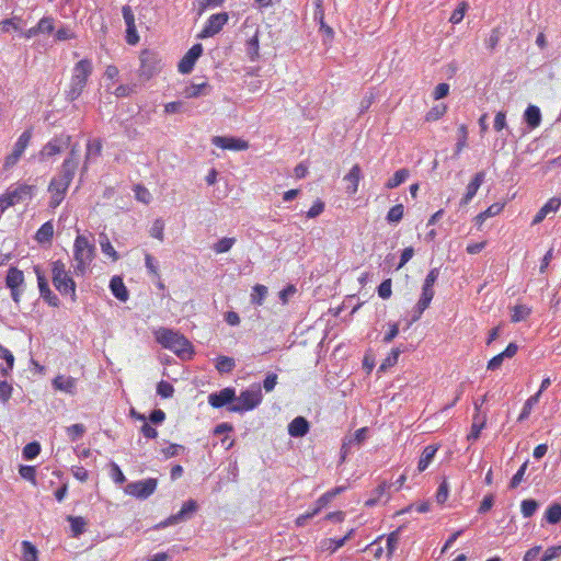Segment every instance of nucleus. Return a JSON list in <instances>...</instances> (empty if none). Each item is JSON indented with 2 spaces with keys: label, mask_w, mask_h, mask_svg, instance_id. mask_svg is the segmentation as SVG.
Returning <instances> with one entry per match:
<instances>
[{
  "label": "nucleus",
  "mask_w": 561,
  "mask_h": 561,
  "mask_svg": "<svg viewBox=\"0 0 561 561\" xmlns=\"http://www.w3.org/2000/svg\"><path fill=\"white\" fill-rule=\"evenodd\" d=\"M518 351V345L516 343H510L506 348L501 352L500 354L493 356L489 362H488V365H486V368L489 370H496L499 369L502 364H503V360L505 358H512L516 355Z\"/></svg>",
  "instance_id": "4be33fe9"
},
{
  "label": "nucleus",
  "mask_w": 561,
  "mask_h": 561,
  "mask_svg": "<svg viewBox=\"0 0 561 561\" xmlns=\"http://www.w3.org/2000/svg\"><path fill=\"white\" fill-rule=\"evenodd\" d=\"M400 353V348H392L388 356L380 364L379 371H386L388 368L394 366L398 363Z\"/></svg>",
  "instance_id": "3c124183"
},
{
  "label": "nucleus",
  "mask_w": 561,
  "mask_h": 561,
  "mask_svg": "<svg viewBox=\"0 0 561 561\" xmlns=\"http://www.w3.org/2000/svg\"><path fill=\"white\" fill-rule=\"evenodd\" d=\"M346 490V486H336L324 494H322L316 502L314 508L311 510V515H317L322 508H324L336 495L341 494Z\"/></svg>",
  "instance_id": "bb28decb"
},
{
  "label": "nucleus",
  "mask_w": 561,
  "mask_h": 561,
  "mask_svg": "<svg viewBox=\"0 0 561 561\" xmlns=\"http://www.w3.org/2000/svg\"><path fill=\"white\" fill-rule=\"evenodd\" d=\"M362 169L359 164H354L343 180L347 183L345 191L348 195H355L358 191L359 181L362 179Z\"/></svg>",
  "instance_id": "412c9836"
},
{
  "label": "nucleus",
  "mask_w": 561,
  "mask_h": 561,
  "mask_svg": "<svg viewBox=\"0 0 561 561\" xmlns=\"http://www.w3.org/2000/svg\"><path fill=\"white\" fill-rule=\"evenodd\" d=\"M110 289L113 296L119 301H127L129 298V291L125 286L121 276H113L110 280Z\"/></svg>",
  "instance_id": "a878e982"
},
{
  "label": "nucleus",
  "mask_w": 561,
  "mask_h": 561,
  "mask_svg": "<svg viewBox=\"0 0 561 561\" xmlns=\"http://www.w3.org/2000/svg\"><path fill=\"white\" fill-rule=\"evenodd\" d=\"M75 174L76 165L72 159L64 160L58 176L53 178L48 185V192L51 194L49 201V206L51 208H56L64 201Z\"/></svg>",
  "instance_id": "f03ea898"
},
{
  "label": "nucleus",
  "mask_w": 561,
  "mask_h": 561,
  "mask_svg": "<svg viewBox=\"0 0 561 561\" xmlns=\"http://www.w3.org/2000/svg\"><path fill=\"white\" fill-rule=\"evenodd\" d=\"M145 265L149 274L160 279L158 261L149 253L145 255Z\"/></svg>",
  "instance_id": "680f3d73"
},
{
  "label": "nucleus",
  "mask_w": 561,
  "mask_h": 561,
  "mask_svg": "<svg viewBox=\"0 0 561 561\" xmlns=\"http://www.w3.org/2000/svg\"><path fill=\"white\" fill-rule=\"evenodd\" d=\"M22 22V18L18 15H13L10 19H5L0 22V30L4 33H8L13 28L14 31H20V23Z\"/></svg>",
  "instance_id": "603ef678"
},
{
  "label": "nucleus",
  "mask_w": 561,
  "mask_h": 561,
  "mask_svg": "<svg viewBox=\"0 0 561 561\" xmlns=\"http://www.w3.org/2000/svg\"><path fill=\"white\" fill-rule=\"evenodd\" d=\"M215 362V367L220 374H229L236 367L234 358L229 356L219 355Z\"/></svg>",
  "instance_id": "72a5a7b5"
},
{
  "label": "nucleus",
  "mask_w": 561,
  "mask_h": 561,
  "mask_svg": "<svg viewBox=\"0 0 561 561\" xmlns=\"http://www.w3.org/2000/svg\"><path fill=\"white\" fill-rule=\"evenodd\" d=\"M51 266V282L56 290L61 296H69L72 302H76L77 297V284L70 271L66 270V264L61 260H57L50 263Z\"/></svg>",
  "instance_id": "20e7f679"
},
{
  "label": "nucleus",
  "mask_w": 561,
  "mask_h": 561,
  "mask_svg": "<svg viewBox=\"0 0 561 561\" xmlns=\"http://www.w3.org/2000/svg\"><path fill=\"white\" fill-rule=\"evenodd\" d=\"M93 71L92 61L88 58L81 59L75 64L70 79L69 89L66 91V99L73 102L80 98L88 80Z\"/></svg>",
  "instance_id": "7ed1b4c3"
},
{
  "label": "nucleus",
  "mask_w": 561,
  "mask_h": 561,
  "mask_svg": "<svg viewBox=\"0 0 561 561\" xmlns=\"http://www.w3.org/2000/svg\"><path fill=\"white\" fill-rule=\"evenodd\" d=\"M531 313V309L526 305H516L512 310V322L517 323L526 320Z\"/></svg>",
  "instance_id": "49530a36"
},
{
  "label": "nucleus",
  "mask_w": 561,
  "mask_h": 561,
  "mask_svg": "<svg viewBox=\"0 0 561 561\" xmlns=\"http://www.w3.org/2000/svg\"><path fill=\"white\" fill-rule=\"evenodd\" d=\"M538 506V502L533 499L523 500L520 503V512L525 518H528L536 513Z\"/></svg>",
  "instance_id": "5fc2aeb1"
},
{
  "label": "nucleus",
  "mask_w": 561,
  "mask_h": 561,
  "mask_svg": "<svg viewBox=\"0 0 561 561\" xmlns=\"http://www.w3.org/2000/svg\"><path fill=\"white\" fill-rule=\"evenodd\" d=\"M267 295V288L264 285H255L252 293V302L261 305L264 297Z\"/></svg>",
  "instance_id": "0e129e2a"
},
{
  "label": "nucleus",
  "mask_w": 561,
  "mask_h": 561,
  "mask_svg": "<svg viewBox=\"0 0 561 561\" xmlns=\"http://www.w3.org/2000/svg\"><path fill=\"white\" fill-rule=\"evenodd\" d=\"M53 387L56 390L64 391L69 394H73L77 388V379L73 377L57 376L53 379Z\"/></svg>",
  "instance_id": "cd10ccee"
},
{
  "label": "nucleus",
  "mask_w": 561,
  "mask_h": 561,
  "mask_svg": "<svg viewBox=\"0 0 561 561\" xmlns=\"http://www.w3.org/2000/svg\"><path fill=\"white\" fill-rule=\"evenodd\" d=\"M0 357L5 362L7 367H0L3 377L9 376L14 366V356L10 350L0 344Z\"/></svg>",
  "instance_id": "f704fd0d"
},
{
  "label": "nucleus",
  "mask_w": 561,
  "mask_h": 561,
  "mask_svg": "<svg viewBox=\"0 0 561 561\" xmlns=\"http://www.w3.org/2000/svg\"><path fill=\"white\" fill-rule=\"evenodd\" d=\"M54 237V225L51 221L44 222L36 231L35 239L38 243H48Z\"/></svg>",
  "instance_id": "2f4dec72"
},
{
  "label": "nucleus",
  "mask_w": 561,
  "mask_h": 561,
  "mask_svg": "<svg viewBox=\"0 0 561 561\" xmlns=\"http://www.w3.org/2000/svg\"><path fill=\"white\" fill-rule=\"evenodd\" d=\"M545 518L549 524H558L561 522V504L553 503L545 512Z\"/></svg>",
  "instance_id": "79ce46f5"
},
{
  "label": "nucleus",
  "mask_w": 561,
  "mask_h": 561,
  "mask_svg": "<svg viewBox=\"0 0 561 561\" xmlns=\"http://www.w3.org/2000/svg\"><path fill=\"white\" fill-rule=\"evenodd\" d=\"M448 493H449V485H448V482L446 480H444L439 484L436 495H435L437 503L444 504L448 499Z\"/></svg>",
  "instance_id": "774afa93"
},
{
  "label": "nucleus",
  "mask_w": 561,
  "mask_h": 561,
  "mask_svg": "<svg viewBox=\"0 0 561 561\" xmlns=\"http://www.w3.org/2000/svg\"><path fill=\"white\" fill-rule=\"evenodd\" d=\"M36 190L35 185L26 183L10 185L5 193L0 196L1 211L23 201L32 199L35 196Z\"/></svg>",
  "instance_id": "423d86ee"
},
{
  "label": "nucleus",
  "mask_w": 561,
  "mask_h": 561,
  "mask_svg": "<svg viewBox=\"0 0 561 561\" xmlns=\"http://www.w3.org/2000/svg\"><path fill=\"white\" fill-rule=\"evenodd\" d=\"M446 111L447 106L445 104H436L426 113L425 119L427 122L438 121L440 117L445 115Z\"/></svg>",
  "instance_id": "4d7b16f0"
},
{
  "label": "nucleus",
  "mask_w": 561,
  "mask_h": 561,
  "mask_svg": "<svg viewBox=\"0 0 561 561\" xmlns=\"http://www.w3.org/2000/svg\"><path fill=\"white\" fill-rule=\"evenodd\" d=\"M140 68L139 76L150 79L161 70V58L159 54L151 49H144L139 56Z\"/></svg>",
  "instance_id": "9d476101"
},
{
  "label": "nucleus",
  "mask_w": 561,
  "mask_h": 561,
  "mask_svg": "<svg viewBox=\"0 0 561 561\" xmlns=\"http://www.w3.org/2000/svg\"><path fill=\"white\" fill-rule=\"evenodd\" d=\"M561 557V545L549 547L542 554L540 561H552Z\"/></svg>",
  "instance_id": "338daca9"
},
{
  "label": "nucleus",
  "mask_w": 561,
  "mask_h": 561,
  "mask_svg": "<svg viewBox=\"0 0 561 561\" xmlns=\"http://www.w3.org/2000/svg\"><path fill=\"white\" fill-rule=\"evenodd\" d=\"M71 142V136L67 134H60L51 138L39 151L38 159L41 161H45L49 158H53L64 150H66Z\"/></svg>",
  "instance_id": "9b49d317"
},
{
  "label": "nucleus",
  "mask_w": 561,
  "mask_h": 561,
  "mask_svg": "<svg viewBox=\"0 0 561 561\" xmlns=\"http://www.w3.org/2000/svg\"><path fill=\"white\" fill-rule=\"evenodd\" d=\"M19 473L23 479L30 481L33 485L37 484L36 468L34 466L20 465Z\"/></svg>",
  "instance_id": "6e6d98bb"
},
{
  "label": "nucleus",
  "mask_w": 561,
  "mask_h": 561,
  "mask_svg": "<svg viewBox=\"0 0 561 561\" xmlns=\"http://www.w3.org/2000/svg\"><path fill=\"white\" fill-rule=\"evenodd\" d=\"M228 20L229 15L227 12L211 14L208 18L202 32L198 34V38H208L215 36L222 30Z\"/></svg>",
  "instance_id": "4468645a"
},
{
  "label": "nucleus",
  "mask_w": 561,
  "mask_h": 561,
  "mask_svg": "<svg viewBox=\"0 0 561 561\" xmlns=\"http://www.w3.org/2000/svg\"><path fill=\"white\" fill-rule=\"evenodd\" d=\"M102 141L101 139L89 140L87 144L85 162L91 158L100 157L102 153Z\"/></svg>",
  "instance_id": "37998d69"
},
{
  "label": "nucleus",
  "mask_w": 561,
  "mask_h": 561,
  "mask_svg": "<svg viewBox=\"0 0 561 561\" xmlns=\"http://www.w3.org/2000/svg\"><path fill=\"white\" fill-rule=\"evenodd\" d=\"M410 176V171L405 168L397 170L393 175L386 182L385 186L389 190L396 188L404 183Z\"/></svg>",
  "instance_id": "473e14b6"
},
{
  "label": "nucleus",
  "mask_w": 561,
  "mask_h": 561,
  "mask_svg": "<svg viewBox=\"0 0 561 561\" xmlns=\"http://www.w3.org/2000/svg\"><path fill=\"white\" fill-rule=\"evenodd\" d=\"M211 91V87L207 82L202 83H192L187 85L183 93L185 98L192 99V98H198L201 95H208Z\"/></svg>",
  "instance_id": "7c9ffc66"
},
{
  "label": "nucleus",
  "mask_w": 561,
  "mask_h": 561,
  "mask_svg": "<svg viewBox=\"0 0 561 561\" xmlns=\"http://www.w3.org/2000/svg\"><path fill=\"white\" fill-rule=\"evenodd\" d=\"M95 244L85 236H77L73 243V259L76 261L73 273L77 276H83L87 273V270L95 257Z\"/></svg>",
  "instance_id": "39448f33"
},
{
  "label": "nucleus",
  "mask_w": 561,
  "mask_h": 561,
  "mask_svg": "<svg viewBox=\"0 0 561 561\" xmlns=\"http://www.w3.org/2000/svg\"><path fill=\"white\" fill-rule=\"evenodd\" d=\"M438 448H439L438 445H427L426 447H424V449L420 456L419 463H417V470L420 472H423L428 468V466L433 461Z\"/></svg>",
  "instance_id": "c85d7f7f"
},
{
  "label": "nucleus",
  "mask_w": 561,
  "mask_h": 561,
  "mask_svg": "<svg viewBox=\"0 0 561 561\" xmlns=\"http://www.w3.org/2000/svg\"><path fill=\"white\" fill-rule=\"evenodd\" d=\"M198 510V504L195 500L190 499L183 503L181 510L176 514L170 515L164 520L153 526V529H163L169 526L178 525L190 520Z\"/></svg>",
  "instance_id": "1a4fd4ad"
},
{
  "label": "nucleus",
  "mask_w": 561,
  "mask_h": 561,
  "mask_svg": "<svg viewBox=\"0 0 561 561\" xmlns=\"http://www.w3.org/2000/svg\"><path fill=\"white\" fill-rule=\"evenodd\" d=\"M198 510V504L195 500L190 499L183 503L181 510L176 514L170 515L164 520L153 526V529H163L169 526L178 525L190 520Z\"/></svg>",
  "instance_id": "6e6552de"
},
{
  "label": "nucleus",
  "mask_w": 561,
  "mask_h": 561,
  "mask_svg": "<svg viewBox=\"0 0 561 561\" xmlns=\"http://www.w3.org/2000/svg\"><path fill=\"white\" fill-rule=\"evenodd\" d=\"M236 241V238L224 237L219 239L216 243H214L213 250L216 253H226L234 245Z\"/></svg>",
  "instance_id": "09e8293b"
},
{
  "label": "nucleus",
  "mask_w": 561,
  "mask_h": 561,
  "mask_svg": "<svg viewBox=\"0 0 561 561\" xmlns=\"http://www.w3.org/2000/svg\"><path fill=\"white\" fill-rule=\"evenodd\" d=\"M525 121L533 128L539 126L541 122L540 110L535 105H529L525 111Z\"/></svg>",
  "instance_id": "a19ab883"
},
{
  "label": "nucleus",
  "mask_w": 561,
  "mask_h": 561,
  "mask_svg": "<svg viewBox=\"0 0 561 561\" xmlns=\"http://www.w3.org/2000/svg\"><path fill=\"white\" fill-rule=\"evenodd\" d=\"M236 400V389L232 387L224 388L220 391L213 392L208 396V403L215 409H221L224 407L228 409L234 404Z\"/></svg>",
  "instance_id": "2eb2a0df"
},
{
  "label": "nucleus",
  "mask_w": 561,
  "mask_h": 561,
  "mask_svg": "<svg viewBox=\"0 0 561 561\" xmlns=\"http://www.w3.org/2000/svg\"><path fill=\"white\" fill-rule=\"evenodd\" d=\"M539 400H540V392H536L535 394L529 397L526 400V402L524 403V407H523L522 412L519 413V415L517 417V421L518 422H523L526 419H528L530 413H531V411H533V408L539 402Z\"/></svg>",
  "instance_id": "58836bf2"
},
{
  "label": "nucleus",
  "mask_w": 561,
  "mask_h": 561,
  "mask_svg": "<svg viewBox=\"0 0 561 561\" xmlns=\"http://www.w3.org/2000/svg\"><path fill=\"white\" fill-rule=\"evenodd\" d=\"M67 520L70 524L72 537L77 538L85 531L87 522L83 517L69 515L67 516Z\"/></svg>",
  "instance_id": "e433bc0d"
},
{
  "label": "nucleus",
  "mask_w": 561,
  "mask_h": 561,
  "mask_svg": "<svg viewBox=\"0 0 561 561\" xmlns=\"http://www.w3.org/2000/svg\"><path fill=\"white\" fill-rule=\"evenodd\" d=\"M245 53L250 60H254L259 56V37L257 32L247 41Z\"/></svg>",
  "instance_id": "8fccbe9b"
},
{
  "label": "nucleus",
  "mask_w": 561,
  "mask_h": 561,
  "mask_svg": "<svg viewBox=\"0 0 561 561\" xmlns=\"http://www.w3.org/2000/svg\"><path fill=\"white\" fill-rule=\"evenodd\" d=\"M352 533H353V529L350 530L347 535H345L343 538H340V539H333V538L324 539L321 542V548L323 550H329L330 552H335L337 549H340L341 547H343L345 545L346 540L350 539Z\"/></svg>",
  "instance_id": "c9c22d12"
},
{
  "label": "nucleus",
  "mask_w": 561,
  "mask_h": 561,
  "mask_svg": "<svg viewBox=\"0 0 561 561\" xmlns=\"http://www.w3.org/2000/svg\"><path fill=\"white\" fill-rule=\"evenodd\" d=\"M391 484L387 481H381L371 492V495L365 502V506L374 507L377 504L383 502L387 503L390 500V489Z\"/></svg>",
  "instance_id": "a211bd4d"
},
{
  "label": "nucleus",
  "mask_w": 561,
  "mask_h": 561,
  "mask_svg": "<svg viewBox=\"0 0 561 561\" xmlns=\"http://www.w3.org/2000/svg\"><path fill=\"white\" fill-rule=\"evenodd\" d=\"M156 341L175 353L181 359H190L194 354L192 343L180 332L169 328H159L154 332Z\"/></svg>",
  "instance_id": "f257e3e1"
},
{
  "label": "nucleus",
  "mask_w": 561,
  "mask_h": 561,
  "mask_svg": "<svg viewBox=\"0 0 561 561\" xmlns=\"http://www.w3.org/2000/svg\"><path fill=\"white\" fill-rule=\"evenodd\" d=\"M157 393L163 399H169L174 393V387L170 382L161 380L157 385Z\"/></svg>",
  "instance_id": "052dcab7"
},
{
  "label": "nucleus",
  "mask_w": 561,
  "mask_h": 561,
  "mask_svg": "<svg viewBox=\"0 0 561 561\" xmlns=\"http://www.w3.org/2000/svg\"><path fill=\"white\" fill-rule=\"evenodd\" d=\"M459 138L456 144L455 154L458 156L466 147L468 139V129L466 125H460L458 128Z\"/></svg>",
  "instance_id": "13d9d810"
},
{
  "label": "nucleus",
  "mask_w": 561,
  "mask_h": 561,
  "mask_svg": "<svg viewBox=\"0 0 561 561\" xmlns=\"http://www.w3.org/2000/svg\"><path fill=\"white\" fill-rule=\"evenodd\" d=\"M484 172H478L473 179L469 182L467 185V191L463 197L460 201V205L465 206L470 203V201L476 196L478 190L480 188L481 184L484 181Z\"/></svg>",
  "instance_id": "5701e85b"
},
{
  "label": "nucleus",
  "mask_w": 561,
  "mask_h": 561,
  "mask_svg": "<svg viewBox=\"0 0 561 561\" xmlns=\"http://www.w3.org/2000/svg\"><path fill=\"white\" fill-rule=\"evenodd\" d=\"M158 485V480L156 478H148L145 480H139L135 482H129L124 491L126 494L135 496L139 500H146L151 494L154 493Z\"/></svg>",
  "instance_id": "f8f14e48"
},
{
  "label": "nucleus",
  "mask_w": 561,
  "mask_h": 561,
  "mask_svg": "<svg viewBox=\"0 0 561 561\" xmlns=\"http://www.w3.org/2000/svg\"><path fill=\"white\" fill-rule=\"evenodd\" d=\"M5 286L9 289L24 286V274L18 267L11 266L5 276Z\"/></svg>",
  "instance_id": "c756f323"
},
{
  "label": "nucleus",
  "mask_w": 561,
  "mask_h": 561,
  "mask_svg": "<svg viewBox=\"0 0 561 561\" xmlns=\"http://www.w3.org/2000/svg\"><path fill=\"white\" fill-rule=\"evenodd\" d=\"M434 295H435V290H434V287L432 286H426V285H423L422 286V294H421V297L416 304V311H417V314L414 317V321H416L417 319H420V317L422 316V313L430 307L433 298H434Z\"/></svg>",
  "instance_id": "b1692460"
},
{
  "label": "nucleus",
  "mask_w": 561,
  "mask_h": 561,
  "mask_svg": "<svg viewBox=\"0 0 561 561\" xmlns=\"http://www.w3.org/2000/svg\"><path fill=\"white\" fill-rule=\"evenodd\" d=\"M100 245L104 254L108 255L113 261L118 260L119 256L105 233L100 234Z\"/></svg>",
  "instance_id": "de8ad7c7"
},
{
  "label": "nucleus",
  "mask_w": 561,
  "mask_h": 561,
  "mask_svg": "<svg viewBox=\"0 0 561 561\" xmlns=\"http://www.w3.org/2000/svg\"><path fill=\"white\" fill-rule=\"evenodd\" d=\"M403 216H404V206L402 204H397L388 210L386 220L389 224H398L402 220Z\"/></svg>",
  "instance_id": "a18cd8bd"
},
{
  "label": "nucleus",
  "mask_w": 561,
  "mask_h": 561,
  "mask_svg": "<svg viewBox=\"0 0 561 561\" xmlns=\"http://www.w3.org/2000/svg\"><path fill=\"white\" fill-rule=\"evenodd\" d=\"M309 430L310 423L304 416H297L288 424V434L291 437H302Z\"/></svg>",
  "instance_id": "393cba45"
},
{
  "label": "nucleus",
  "mask_w": 561,
  "mask_h": 561,
  "mask_svg": "<svg viewBox=\"0 0 561 561\" xmlns=\"http://www.w3.org/2000/svg\"><path fill=\"white\" fill-rule=\"evenodd\" d=\"M486 425V415L480 413V405H478L477 402H474V414L472 417V424L470 428V433L467 436V439L469 442H476L481 434V431Z\"/></svg>",
  "instance_id": "6ab92c4d"
},
{
  "label": "nucleus",
  "mask_w": 561,
  "mask_h": 561,
  "mask_svg": "<svg viewBox=\"0 0 561 561\" xmlns=\"http://www.w3.org/2000/svg\"><path fill=\"white\" fill-rule=\"evenodd\" d=\"M41 453V444L36 440L26 444L22 449V457L24 460H33Z\"/></svg>",
  "instance_id": "c03bdc74"
},
{
  "label": "nucleus",
  "mask_w": 561,
  "mask_h": 561,
  "mask_svg": "<svg viewBox=\"0 0 561 561\" xmlns=\"http://www.w3.org/2000/svg\"><path fill=\"white\" fill-rule=\"evenodd\" d=\"M203 50L204 48L201 43L194 44L180 60L178 65L179 72L183 75L191 73Z\"/></svg>",
  "instance_id": "dca6fc26"
},
{
  "label": "nucleus",
  "mask_w": 561,
  "mask_h": 561,
  "mask_svg": "<svg viewBox=\"0 0 561 561\" xmlns=\"http://www.w3.org/2000/svg\"><path fill=\"white\" fill-rule=\"evenodd\" d=\"M31 138H32L31 129L24 130L20 135L18 140L15 141L12 152L16 153L20 157H22V154L24 153L25 149L30 145Z\"/></svg>",
  "instance_id": "4c0bfd02"
},
{
  "label": "nucleus",
  "mask_w": 561,
  "mask_h": 561,
  "mask_svg": "<svg viewBox=\"0 0 561 561\" xmlns=\"http://www.w3.org/2000/svg\"><path fill=\"white\" fill-rule=\"evenodd\" d=\"M36 26L41 34H51L55 30L54 19L51 16H44L38 21Z\"/></svg>",
  "instance_id": "bf43d9fd"
},
{
  "label": "nucleus",
  "mask_w": 561,
  "mask_h": 561,
  "mask_svg": "<svg viewBox=\"0 0 561 561\" xmlns=\"http://www.w3.org/2000/svg\"><path fill=\"white\" fill-rule=\"evenodd\" d=\"M21 546L22 561H38V550L31 541L23 540Z\"/></svg>",
  "instance_id": "ea45409f"
},
{
  "label": "nucleus",
  "mask_w": 561,
  "mask_h": 561,
  "mask_svg": "<svg viewBox=\"0 0 561 561\" xmlns=\"http://www.w3.org/2000/svg\"><path fill=\"white\" fill-rule=\"evenodd\" d=\"M85 431V426L81 423L72 424L66 430L68 438L71 442L79 440L84 435Z\"/></svg>",
  "instance_id": "864d4df0"
},
{
  "label": "nucleus",
  "mask_w": 561,
  "mask_h": 561,
  "mask_svg": "<svg viewBox=\"0 0 561 561\" xmlns=\"http://www.w3.org/2000/svg\"><path fill=\"white\" fill-rule=\"evenodd\" d=\"M34 273L37 278V285L39 290L41 298L50 307L58 308L60 306V299L58 296L50 289L48 279L45 275V272L42 270L39 265L34 266Z\"/></svg>",
  "instance_id": "ddd939ff"
},
{
  "label": "nucleus",
  "mask_w": 561,
  "mask_h": 561,
  "mask_svg": "<svg viewBox=\"0 0 561 561\" xmlns=\"http://www.w3.org/2000/svg\"><path fill=\"white\" fill-rule=\"evenodd\" d=\"M213 145L225 150L241 151L249 148L248 141L232 136H215Z\"/></svg>",
  "instance_id": "f3484780"
},
{
  "label": "nucleus",
  "mask_w": 561,
  "mask_h": 561,
  "mask_svg": "<svg viewBox=\"0 0 561 561\" xmlns=\"http://www.w3.org/2000/svg\"><path fill=\"white\" fill-rule=\"evenodd\" d=\"M262 401L261 385L253 383L250 388L241 391L234 404L228 408L230 412L243 413L256 408Z\"/></svg>",
  "instance_id": "0eeeda50"
},
{
  "label": "nucleus",
  "mask_w": 561,
  "mask_h": 561,
  "mask_svg": "<svg viewBox=\"0 0 561 561\" xmlns=\"http://www.w3.org/2000/svg\"><path fill=\"white\" fill-rule=\"evenodd\" d=\"M314 5L313 18L320 26H324V8L323 0H312Z\"/></svg>",
  "instance_id": "e2e57ef3"
},
{
  "label": "nucleus",
  "mask_w": 561,
  "mask_h": 561,
  "mask_svg": "<svg viewBox=\"0 0 561 561\" xmlns=\"http://www.w3.org/2000/svg\"><path fill=\"white\" fill-rule=\"evenodd\" d=\"M561 207V197H551L548 202L538 210L533 218L531 225L536 226L543 221L550 214H556Z\"/></svg>",
  "instance_id": "aec40b11"
},
{
  "label": "nucleus",
  "mask_w": 561,
  "mask_h": 561,
  "mask_svg": "<svg viewBox=\"0 0 561 561\" xmlns=\"http://www.w3.org/2000/svg\"><path fill=\"white\" fill-rule=\"evenodd\" d=\"M184 450L185 447L183 445L172 443L168 447L163 448L162 453L165 458H172L179 456Z\"/></svg>",
  "instance_id": "69168bd1"
}]
</instances>
